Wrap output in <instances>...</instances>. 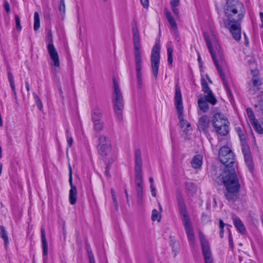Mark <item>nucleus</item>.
Wrapping results in <instances>:
<instances>
[{
    "label": "nucleus",
    "instance_id": "obj_58",
    "mask_svg": "<svg viewBox=\"0 0 263 263\" xmlns=\"http://www.w3.org/2000/svg\"><path fill=\"white\" fill-rule=\"evenodd\" d=\"M2 164L1 163H0V175H1V173H2Z\"/></svg>",
    "mask_w": 263,
    "mask_h": 263
},
{
    "label": "nucleus",
    "instance_id": "obj_45",
    "mask_svg": "<svg viewBox=\"0 0 263 263\" xmlns=\"http://www.w3.org/2000/svg\"><path fill=\"white\" fill-rule=\"evenodd\" d=\"M150 188H151V191L152 196L154 197H156V189H155L154 185H151Z\"/></svg>",
    "mask_w": 263,
    "mask_h": 263
},
{
    "label": "nucleus",
    "instance_id": "obj_38",
    "mask_svg": "<svg viewBox=\"0 0 263 263\" xmlns=\"http://www.w3.org/2000/svg\"><path fill=\"white\" fill-rule=\"evenodd\" d=\"M33 96H34V99L35 100V102H36V105H37V107L40 110H41L42 107H43V105H42L41 100H40L39 97L37 96V95H36L35 93L33 94Z\"/></svg>",
    "mask_w": 263,
    "mask_h": 263
},
{
    "label": "nucleus",
    "instance_id": "obj_60",
    "mask_svg": "<svg viewBox=\"0 0 263 263\" xmlns=\"http://www.w3.org/2000/svg\"><path fill=\"white\" fill-rule=\"evenodd\" d=\"M125 194H126V197L127 198H128V194H127V193L126 190H125Z\"/></svg>",
    "mask_w": 263,
    "mask_h": 263
},
{
    "label": "nucleus",
    "instance_id": "obj_18",
    "mask_svg": "<svg viewBox=\"0 0 263 263\" xmlns=\"http://www.w3.org/2000/svg\"><path fill=\"white\" fill-rule=\"evenodd\" d=\"M197 104L200 110L204 112H208L209 109V107L207 102H209L206 100L205 96H203L202 95H199L197 96Z\"/></svg>",
    "mask_w": 263,
    "mask_h": 263
},
{
    "label": "nucleus",
    "instance_id": "obj_1",
    "mask_svg": "<svg viewBox=\"0 0 263 263\" xmlns=\"http://www.w3.org/2000/svg\"><path fill=\"white\" fill-rule=\"evenodd\" d=\"M204 36L213 61L223 81V84L228 92L230 94V88L233 85L232 80L229 75L226 63L214 30L210 29L209 32L204 33Z\"/></svg>",
    "mask_w": 263,
    "mask_h": 263
},
{
    "label": "nucleus",
    "instance_id": "obj_26",
    "mask_svg": "<svg viewBox=\"0 0 263 263\" xmlns=\"http://www.w3.org/2000/svg\"><path fill=\"white\" fill-rule=\"evenodd\" d=\"M179 0H170V5L172 10L177 17L178 16L179 14V11L177 7L179 5Z\"/></svg>",
    "mask_w": 263,
    "mask_h": 263
},
{
    "label": "nucleus",
    "instance_id": "obj_6",
    "mask_svg": "<svg viewBox=\"0 0 263 263\" xmlns=\"http://www.w3.org/2000/svg\"><path fill=\"white\" fill-rule=\"evenodd\" d=\"M175 105L178 119H179V126L183 129L186 133L191 129L190 124L183 118V104L182 96L180 87L176 86L175 96Z\"/></svg>",
    "mask_w": 263,
    "mask_h": 263
},
{
    "label": "nucleus",
    "instance_id": "obj_23",
    "mask_svg": "<svg viewBox=\"0 0 263 263\" xmlns=\"http://www.w3.org/2000/svg\"><path fill=\"white\" fill-rule=\"evenodd\" d=\"M202 164V157L201 155H197L194 157L191 164L193 167L195 168H199Z\"/></svg>",
    "mask_w": 263,
    "mask_h": 263
},
{
    "label": "nucleus",
    "instance_id": "obj_20",
    "mask_svg": "<svg viewBox=\"0 0 263 263\" xmlns=\"http://www.w3.org/2000/svg\"><path fill=\"white\" fill-rule=\"evenodd\" d=\"M141 153L139 149L135 151V170H142Z\"/></svg>",
    "mask_w": 263,
    "mask_h": 263
},
{
    "label": "nucleus",
    "instance_id": "obj_32",
    "mask_svg": "<svg viewBox=\"0 0 263 263\" xmlns=\"http://www.w3.org/2000/svg\"><path fill=\"white\" fill-rule=\"evenodd\" d=\"M0 234L1 237L4 239L5 244H7L8 242V237L7 235L6 231L5 230L4 227H0Z\"/></svg>",
    "mask_w": 263,
    "mask_h": 263
},
{
    "label": "nucleus",
    "instance_id": "obj_3",
    "mask_svg": "<svg viewBox=\"0 0 263 263\" xmlns=\"http://www.w3.org/2000/svg\"><path fill=\"white\" fill-rule=\"evenodd\" d=\"M218 178L226 189L225 196L227 199L232 202L235 201L238 196L240 184L234 168L225 170Z\"/></svg>",
    "mask_w": 263,
    "mask_h": 263
},
{
    "label": "nucleus",
    "instance_id": "obj_59",
    "mask_svg": "<svg viewBox=\"0 0 263 263\" xmlns=\"http://www.w3.org/2000/svg\"><path fill=\"white\" fill-rule=\"evenodd\" d=\"M2 157V148L0 146V158H1Z\"/></svg>",
    "mask_w": 263,
    "mask_h": 263
},
{
    "label": "nucleus",
    "instance_id": "obj_8",
    "mask_svg": "<svg viewBox=\"0 0 263 263\" xmlns=\"http://www.w3.org/2000/svg\"><path fill=\"white\" fill-rule=\"evenodd\" d=\"M114 92L112 95V102L114 108L117 118L121 120L122 118V110L124 108V102L122 93L119 88L117 82L114 80Z\"/></svg>",
    "mask_w": 263,
    "mask_h": 263
},
{
    "label": "nucleus",
    "instance_id": "obj_43",
    "mask_svg": "<svg viewBox=\"0 0 263 263\" xmlns=\"http://www.w3.org/2000/svg\"><path fill=\"white\" fill-rule=\"evenodd\" d=\"M224 223L223 222L222 220H219V228H220V235L221 237H223V228Z\"/></svg>",
    "mask_w": 263,
    "mask_h": 263
},
{
    "label": "nucleus",
    "instance_id": "obj_34",
    "mask_svg": "<svg viewBox=\"0 0 263 263\" xmlns=\"http://www.w3.org/2000/svg\"><path fill=\"white\" fill-rule=\"evenodd\" d=\"M161 219V215L160 213L156 209H154L152 211V220L153 221H159Z\"/></svg>",
    "mask_w": 263,
    "mask_h": 263
},
{
    "label": "nucleus",
    "instance_id": "obj_30",
    "mask_svg": "<svg viewBox=\"0 0 263 263\" xmlns=\"http://www.w3.org/2000/svg\"><path fill=\"white\" fill-rule=\"evenodd\" d=\"M247 114L251 124L257 121L255 118L254 112L251 108H248L247 109Z\"/></svg>",
    "mask_w": 263,
    "mask_h": 263
},
{
    "label": "nucleus",
    "instance_id": "obj_19",
    "mask_svg": "<svg viewBox=\"0 0 263 263\" xmlns=\"http://www.w3.org/2000/svg\"><path fill=\"white\" fill-rule=\"evenodd\" d=\"M102 111L101 109L97 106L95 107L91 111V121H96L102 120Z\"/></svg>",
    "mask_w": 263,
    "mask_h": 263
},
{
    "label": "nucleus",
    "instance_id": "obj_36",
    "mask_svg": "<svg viewBox=\"0 0 263 263\" xmlns=\"http://www.w3.org/2000/svg\"><path fill=\"white\" fill-rule=\"evenodd\" d=\"M137 193L138 198V203L139 205H141L142 204V195H143V189H136Z\"/></svg>",
    "mask_w": 263,
    "mask_h": 263
},
{
    "label": "nucleus",
    "instance_id": "obj_31",
    "mask_svg": "<svg viewBox=\"0 0 263 263\" xmlns=\"http://www.w3.org/2000/svg\"><path fill=\"white\" fill-rule=\"evenodd\" d=\"M236 130H237L238 135L239 137L240 141H241V146H242L243 144H246V135L244 133V132L240 127H237L236 128Z\"/></svg>",
    "mask_w": 263,
    "mask_h": 263
},
{
    "label": "nucleus",
    "instance_id": "obj_61",
    "mask_svg": "<svg viewBox=\"0 0 263 263\" xmlns=\"http://www.w3.org/2000/svg\"><path fill=\"white\" fill-rule=\"evenodd\" d=\"M105 173H106L107 175H108V171H106Z\"/></svg>",
    "mask_w": 263,
    "mask_h": 263
},
{
    "label": "nucleus",
    "instance_id": "obj_52",
    "mask_svg": "<svg viewBox=\"0 0 263 263\" xmlns=\"http://www.w3.org/2000/svg\"><path fill=\"white\" fill-rule=\"evenodd\" d=\"M25 86H26V88L27 91L29 92L30 90V87H29V83L28 82H25Z\"/></svg>",
    "mask_w": 263,
    "mask_h": 263
},
{
    "label": "nucleus",
    "instance_id": "obj_56",
    "mask_svg": "<svg viewBox=\"0 0 263 263\" xmlns=\"http://www.w3.org/2000/svg\"><path fill=\"white\" fill-rule=\"evenodd\" d=\"M198 61L199 62L200 65L201 64V57L198 55Z\"/></svg>",
    "mask_w": 263,
    "mask_h": 263
},
{
    "label": "nucleus",
    "instance_id": "obj_40",
    "mask_svg": "<svg viewBox=\"0 0 263 263\" xmlns=\"http://www.w3.org/2000/svg\"><path fill=\"white\" fill-rule=\"evenodd\" d=\"M88 256L89 263H96L93 254L91 250L88 251Z\"/></svg>",
    "mask_w": 263,
    "mask_h": 263
},
{
    "label": "nucleus",
    "instance_id": "obj_47",
    "mask_svg": "<svg viewBox=\"0 0 263 263\" xmlns=\"http://www.w3.org/2000/svg\"><path fill=\"white\" fill-rule=\"evenodd\" d=\"M201 220L203 223H207L210 221V218L206 215H202Z\"/></svg>",
    "mask_w": 263,
    "mask_h": 263
},
{
    "label": "nucleus",
    "instance_id": "obj_63",
    "mask_svg": "<svg viewBox=\"0 0 263 263\" xmlns=\"http://www.w3.org/2000/svg\"><path fill=\"white\" fill-rule=\"evenodd\" d=\"M208 80H209V81L211 83H212V81H211V80L210 79H208Z\"/></svg>",
    "mask_w": 263,
    "mask_h": 263
},
{
    "label": "nucleus",
    "instance_id": "obj_12",
    "mask_svg": "<svg viewBox=\"0 0 263 263\" xmlns=\"http://www.w3.org/2000/svg\"><path fill=\"white\" fill-rule=\"evenodd\" d=\"M47 37L48 44L47 45V51L51 60L53 65L55 67L60 66L59 57L57 50L53 44L52 33L50 30H49L47 33Z\"/></svg>",
    "mask_w": 263,
    "mask_h": 263
},
{
    "label": "nucleus",
    "instance_id": "obj_44",
    "mask_svg": "<svg viewBox=\"0 0 263 263\" xmlns=\"http://www.w3.org/2000/svg\"><path fill=\"white\" fill-rule=\"evenodd\" d=\"M59 9L61 12H65V5L64 0H60V4L59 6Z\"/></svg>",
    "mask_w": 263,
    "mask_h": 263
},
{
    "label": "nucleus",
    "instance_id": "obj_10",
    "mask_svg": "<svg viewBox=\"0 0 263 263\" xmlns=\"http://www.w3.org/2000/svg\"><path fill=\"white\" fill-rule=\"evenodd\" d=\"M160 45L159 43H156L153 47L151 55L152 70L156 79L157 78L158 73L160 58Z\"/></svg>",
    "mask_w": 263,
    "mask_h": 263
},
{
    "label": "nucleus",
    "instance_id": "obj_55",
    "mask_svg": "<svg viewBox=\"0 0 263 263\" xmlns=\"http://www.w3.org/2000/svg\"><path fill=\"white\" fill-rule=\"evenodd\" d=\"M149 181L151 183V185H154V179L152 177L149 178Z\"/></svg>",
    "mask_w": 263,
    "mask_h": 263
},
{
    "label": "nucleus",
    "instance_id": "obj_29",
    "mask_svg": "<svg viewBox=\"0 0 263 263\" xmlns=\"http://www.w3.org/2000/svg\"><path fill=\"white\" fill-rule=\"evenodd\" d=\"M40 27V16L37 12L34 13V25L33 29L35 31H37Z\"/></svg>",
    "mask_w": 263,
    "mask_h": 263
},
{
    "label": "nucleus",
    "instance_id": "obj_25",
    "mask_svg": "<svg viewBox=\"0 0 263 263\" xmlns=\"http://www.w3.org/2000/svg\"><path fill=\"white\" fill-rule=\"evenodd\" d=\"M166 17L167 18L172 28L175 31H177V24L176 23V22L173 16L171 15V13L170 12L168 11H165V12Z\"/></svg>",
    "mask_w": 263,
    "mask_h": 263
},
{
    "label": "nucleus",
    "instance_id": "obj_39",
    "mask_svg": "<svg viewBox=\"0 0 263 263\" xmlns=\"http://www.w3.org/2000/svg\"><path fill=\"white\" fill-rule=\"evenodd\" d=\"M15 21L16 24V28L18 31H20L22 29V27L20 24V19L19 16L15 14L14 16Z\"/></svg>",
    "mask_w": 263,
    "mask_h": 263
},
{
    "label": "nucleus",
    "instance_id": "obj_14",
    "mask_svg": "<svg viewBox=\"0 0 263 263\" xmlns=\"http://www.w3.org/2000/svg\"><path fill=\"white\" fill-rule=\"evenodd\" d=\"M201 86L202 91L206 93V95H203L206 98V100L212 105H215L217 102V100L214 96L211 90L210 89L207 82L204 79L201 80Z\"/></svg>",
    "mask_w": 263,
    "mask_h": 263
},
{
    "label": "nucleus",
    "instance_id": "obj_48",
    "mask_svg": "<svg viewBox=\"0 0 263 263\" xmlns=\"http://www.w3.org/2000/svg\"><path fill=\"white\" fill-rule=\"evenodd\" d=\"M142 5L144 8H147L148 7L149 1L148 0H140Z\"/></svg>",
    "mask_w": 263,
    "mask_h": 263
},
{
    "label": "nucleus",
    "instance_id": "obj_50",
    "mask_svg": "<svg viewBox=\"0 0 263 263\" xmlns=\"http://www.w3.org/2000/svg\"><path fill=\"white\" fill-rule=\"evenodd\" d=\"M256 107H258L261 111H263V101L259 102Z\"/></svg>",
    "mask_w": 263,
    "mask_h": 263
},
{
    "label": "nucleus",
    "instance_id": "obj_13",
    "mask_svg": "<svg viewBox=\"0 0 263 263\" xmlns=\"http://www.w3.org/2000/svg\"><path fill=\"white\" fill-rule=\"evenodd\" d=\"M199 235L201 240L204 262L214 263L208 241L205 239L204 235L201 232H199Z\"/></svg>",
    "mask_w": 263,
    "mask_h": 263
},
{
    "label": "nucleus",
    "instance_id": "obj_62",
    "mask_svg": "<svg viewBox=\"0 0 263 263\" xmlns=\"http://www.w3.org/2000/svg\"><path fill=\"white\" fill-rule=\"evenodd\" d=\"M206 77L208 79H210L208 75H206Z\"/></svg>",
    "mask_w": 263,
    "mask_h": 263
},
{
    "label": "nucleus",
    "instance_id": "obj_28",
    "mask_svg": "<svg viewBox=\"0 0 263 263\" xmlns=\"http://www.w3.org/2000/svg\"><path fill=\"white\" fill-rule=\"evenodd\" d=\"M173 48L171 45V43H170L167 45V61L170 64L173 63Z\"/></svg>",
    "mask_w": 263,
    "mask_h": 263
},
{
    "label": "nucleus",
    "instance_id": "obj_51",
    "mask_svg": "<svg viewBox=\"0 0 263 263\" xmlns=\"http://www.w3.org/2000/svg\"><path fill=\"white\" fill-rule=\"evenodd\" d=\"M259 17L260 21L261 22V24L260 25V27L262 28H263V13L260 12L259 13Z\"/></svg>",
    "mask_w": 263,
    "mask_h": 263
},
{
    "label": "nucleus",
    "instance_id": "obj_54",
    "mask_svg": "<svg viewBox=\"0 0 263 263\" xmlns=\"http://www.w3.org/2000/svg\"><path fill=\"white\" fill-rule=\"evenodd\" d=\"M248 62L249 64H252L254 62V60L253 58H250L249 59H248Z\"/></svg>",
    "mask_w": 263,
    "mask_h": 263
},
{
    "label": "nucleus",
    "instance_id": "obj_57",
    "mask_svg": "<svg viewBox=\"0 0 263 263\" xmlns=\"http://www.w3.org/2000/svg\"><path fill=\"white\" fill-rule=\"evenodd\" d=\"M252 138L253 139V141L254 142V143H255V137H254V135L253 134V133H252Z\"/></svg>",
    "mask_w": 263,
    "mask_h": 263
},
{
    "label": "nucleus",
    "instance_id": "obj_2",
    "mask_svg": "<svg viewBox=\"0 0 263 263\" xmlns=\"http://www.w3.org/2000/svg\"><path fill=\"white\" fill-rule=\"evenodd\" d=\"M224 27L230 31L235 40H239L241 38L239 22L245 14L243 4L237 0H228L224 7Z\"/></svg>",
    "mask_w": 263,
    "mask_h": 263
},
{
    "label": "nucleus",
    "instance_id": "obj_35",
    "mask_svg": "<svg viewBox=\"0 0 263 263\" xmlns=\"http://www.w3.org/2000/svg\"><path fill=\"white\" fill-rule=\"evenodd\" d=\"M252 125L257 133L259 134H263V128L261 125L258 123L257 121L252 123Z\"/></svg>",
    "mask_w": 263,
    "mask_h": 263
},
{
    "label": "nucleus",
    "instance_id": "obj_53",
    "mask_svg": "<svg viewBox=\"0 0 263 263\" xmlns=\"http://www.w3.org/2000/svg\"><path fill=\"white\" fill-rule=\"evenodd\" d=\"M229 243H230V246L231 247H233V242H232V237H231L230 234H229Z\"/></svg>",
    "mask_w": 263,
    "mask_h": 263
},
{
    "label": "nucleus",
    "instance_id": "obj_7",
    "mask_svg": "<svg viewBox=\"0 0 263 263\" xmlns=\"http://www.w3.org/2000/svg\"><path fill=\"white\" fill-rule=\"evenodd\" d=\"M212 125L216 132L221 136H226L229 132V122L224 115L217 112L212 117Z\"/></svg>",
    "mask_w": 263,
    "mask_h": 263
},
{
    "label": "nucleus",
    "instance_id": "obj_64",
    "mask_svg": "<svg viewBox=\"0 0 263 263\" xmlns=\"http://www.w3.org/2000/svg\"><path fill=\"white\" fill-rule=\"evenodd\" d=\"M159 207L160 208V210H161L162 208H161V205L160 204H159Z\"/></svg>",
    "mask_w": 263,
    "mask_h": 263
},
{
    "label": "nucleus",
    "instance_id": "obj_49",
    "mask_svg": "<svg viewBox=\"0 0 263 263\" xmlns=\"http://www.w3.org/2000/svg\"><path fill=\"white\" fill-rule=\"evenodd\" d=\"M251 72L253 77L252 78H254V77H258V71L257 70H252Z\"/></svg>",
    "mask_w": 263,
    "mask_h": 263
},
{
    "label": "nucleus",
    "instance_id": "obj_27",
    "mask_svg": "<svg viewBox=\"0 0 263 263\" xmlns=\"http://www.w3.org/2000/svg\"><path fill=\"white\" fill-rule=\"evenodd\" d=\"M93 123V129L97 132L102 130L104 127V122L102 120L92 121Z\"/></svg>",
    "mask_w": 263,
    "mask_h": 263
},
{
    "label": "nucleus",
    "instance_id": "obj_5",
    "mask_svg": "<svg viewBox=\"0 0 263 263\" xmlns=\"http://www.w3.org/2000/svg\"><path fill=\"white\" fill-rule=\"evenodd\" d=\"M178 202L179 213L181 217L183 225L184 226L187 238L191 243L193 244L195 240L193 229L189 216L187 214L185 205L183 201L182 198L179 197L178 198Z\"/></svg>",
    "mask_w": 263,
    "mask_h": 263
},
{
    "label": "nucleus",
    "instance_id": "obj_9",
    "mask_svg": "<svg viewBox=\"0 0 263 263\" xmlns=\"http://www.w3.org/2000/svg\"><path fill=\"white\" fill-rule=\"evenodd\" d=\"M219 158L220 161L226 165L225 170L231 167L234 163L235 155L232 150L228 146L222 147L219 152Z\"/></svg>",
    "mask_w": 263,
    "mask_h": 263
},
{
    "label": "nucleus",
    "instance_id": "obj_41",
    "mask_svg": "<svg viewBox=\"0 0 263 263\" xmlns=\"http://www.w3.org/2000/svg\"><path fill=\"white\" fill-rule=\"evenodd\" d=\"M111 196H112V200H113L114 203L115 204V205L116 206H117V204H118V202H117V197H116V192H115V191L114 189H111Z\"/></svg>",
    "mask_w": 263,
    "mask_h": 263
},
{
    "label": "nucleus",
    "instance_id": "obj_22",
    "mask_svg": "<svg viewBox=\"0 0 263 263\" xmlns=\"http://www.w3.org/2000/svg\"><path fill=\"white\" fill-rule=\"evenodd\" d=\"M136 171V183L137 184L136 189H143L142 186V170H135Z\"/></svg>",
    "mask_w": 263,
    "mask_h": 263
},
{
    "label": "nucleus",
    "instance_id": "obj_33",
    "mask_svg": "<svg viewBox=\"0 0 263 263\" xmlns=\"http://www.w3.org/2000/svg\"><path fill=\"white\" fill-rule=\"evenodd\" d=\"M8 76L9 81L11 87L13 90V93L14 94V95H16L14 82L12 74L10 71H9L8 73Z\"/></svg>",
    "mask_w": 263,
    "mask_h": 263
},
{
    "label": "nucleus",
    "instance_id": "obj_24",
    "mask_svg": "<svg viewBox=\"0 0 263 263\" xmlns=\"http://www.w3.org/2000/svg\"><path fill=\"white\" fill-rule=\"evenodd\" d=\"M41 237L43 250V254L44 255L46 256L48 253V245L45 237V231L44 228H42L41 229Z\"/></svg>",
    "mask_w": 263,
    "mask_h": 263
},
{
    "label": "nucleus",
    "instance_id": "obj_42",
    "mask_svg": "<svg viewBox=\"0 0 263 263\" xmlns=\"http://www.w3.org/2000/svg\"><path fill=\"white\" fill-rule=\"evenodd\" d=\"M66 138H67V142L68 144V146L71 147L72 144V143H73V138L71 136V135H69L68 132H67Z\"/></svg>",
    "mask_w": 263,
    "mask_h": 263
},
{
    "label": "nucleus",
    "instance_id": "obj_46",
    "mask_svg": "<svg viewBox=\"0 0 263 263\" xmlns=\"http://www.w3.org/2000/svg\"><path fill=\"white\" fill-rule=\"evenodd\" d=\"M4 7L7 13L10 12L9 5L8 2L6 1H4Z\"/></svg>",
    "mask_w": 263,
    "mask_h": 263
},
{
    "label": "nucleus",
    "instance_id": "obj_4",
    "mask_svg": "<svg viewBox=\"0 0 263 263\" xmlns=\"http://www.w3.org/2000/svg\"><path fill=\"white\" fill-rule=\"evenodd\" d=\"M132 32L137 77L138 85L141 86L142 85V52L140 35L135 23L133 25Z\"/></svg>",
    "mask_w": 263,
    "mask_h": 263
},
{
    "label": "nucleus",
    "instance_id": "obj_15",
    "mask_svg": "<svg viewBox=\"0 0 263 263\" xmlns=\"http://www.w3.org/2000/svg\"><path fill=\"white\" fill-rule=\"evenodd\" d=\"M69 184L70 185V189L69 194V201L71 204L73 205L76 204L77 198V190L75 186L72 184V171L70 166L69 167Z\"/></svg>",
    "mask_w": 263,
    "mask_h": 263
},
{
    "label": "nucleus",
    "instance_id": "obj_37",
    "mask_svg": "<svg viewBox=\"0 0 263 263\" xmlns=\"http://www.w3.org/2000/svg\"><path fill=\"white\" fill-rule=\"evenodd\" d=\"M252 82L254 87H257L260 85H261V81L258 77H254V78H252Z\"/></svg>",
    "mask_w": 263,
    "mask_h": 263
},
{
    "label": "nucleus",
    "instance_id": "obj_16",
    "mask_svg": "<svg viewBox=\"0 0 263 263\" xmlns=\"http://www.w3.org/2000/svg\"><path fill=\"white\" fill-rule=\"evenodd\" d=\"M241 146L245 162L250 170L251 171L253 168V164L250 147L247 144H243Z\"/></svg>",
    "mask_w": 263,
    "mask_h": 263
},
{
    "label": "nucleus",
    "instance_id": "obj_17",
    "mask_svg": "<svg viewBox=\"0 0 263 263\" xmlns=\"http://www.w3.org/2000/svg\"><path fill=\"white\" fill-rule=\"evenodd\" d=\"M211 121L206 115H203L199 118L197 127L199 130L206 132L210 126Z\"/></svg>",
    "mask_w": 263,
    "mask_h": 263
},
{
    "label": "nucleus",
    "instance_id": "obj_21",
    "mask_svg": "<svg viewBox=\"0 0 263 263\" xmlns=\"http://www.w3.org/2000/svg\"><path fill=\"white\" fill-rule=\"evenodd\" d=\"M232 219L233 220L234 224L238 229V230L240 233H244L246 229L241 220L236 216H233Z\"/></svg>",
    "mask_w": 263,
    "mask_h": 263
},
{
    "label": "nucleus",
    "instance_id": "obj_11",
    "mask_svg": "<svg viewBox=\"0 0 263 263\" xmlns=\"http://www.w3.org/2000/svg\"><path fill=\"white\" fill-rule=\"evenodd\" d=\"M98 152L102 156L108 155L111 149V140L108 136L102 134L98 137Z\"/></svg>",
    "mask_w": 263,
    "mask_h": 263
}]
</instances>
